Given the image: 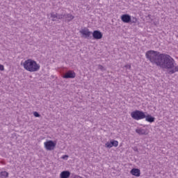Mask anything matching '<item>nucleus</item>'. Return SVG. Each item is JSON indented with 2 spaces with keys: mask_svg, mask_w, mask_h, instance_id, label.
I'll use <instances>...</instances> for the list:
<instances>
[{
  "mask_svg": "<svg viewBox=\"0 0 178 178\" xmlns=\"http://www.w3.org/2000/svg\"><path fill=\"white\" fill-rule=\"evenodd\" d=\"M57 19L61 20V19H65V14H57Z\"/></svg>",
  "mask_w": 178,
  "mask_h": 178,
  "instance_id": "17",
  "label": "nucleus"
},
{
  "mask_svg": "<svg viewBox=\"0 0 178 178\" xmlns=\"http://www.w3.org/2000/svg\"><path fill=\"white\" fill-rule=\"evenodd\" d=\"M61 158L62 159H65V161H67V158H69V155L67 154L63 155Z\"/></svg>",
  "mask_w": 178,
  "mask_h": 178,
  "instance_id": "21",
  "label": "nucleus"
},
{
  "mask_svg": "<svg viewBox=\"0 0 178 178\" xmlns=\"http://www.w3.org/2000/svg\"><path fill=\"white\" fill-rule=\"evenodd\" d=\"M130 173L132 176H135L136 177H140L141 175V171L138 168H132Z\"/></svg>",
  "mask_w": 178,
  "mask_h": 178,
  "instance_id": "10",
  "label": "nucleus"
},
{
  "mask_svg": "<svg viewBox=\"0 0 178 178\" xmlns=\"http://www.w3.org/2000/svg\"><path fill=\"white\" fill-rule=\"evenodd\" d=\"M72 173L69 170L62 171L60 174V178H70Z\"/></svg>",
  "mask_w": 178,
  "mask_h": 178,
  "instance_id": "11",
  "label": "nucleus"
},
{
  "mask_svg": "<svg viewBox=\"0 0 178 178\" xmlns=\"http://www.w3.org/2000/svg\"><path fill=\"white\" fill-rule=\"evenodd\" d=\"M124 67H126L127 69H129L130 70V69H131V65L127 64V65H124Z\"/></svg>",
  "mask_w": 178,
  "mask_h": 178,
  "instance_id": "23",
  "label": "nucleus"
},
{
  "mask_svg": "<svg viewBox=\"0 0 178 178\" xmlns=\"http://www.w3.org/2000/svg\"><path fill=\"white\" fill-rule=\"evenodd\" d=\"M98 69H99V70H102V72H105V70H106V69L101 65H98Z\"/></svg>",
  "mask_w": 178,
  "mask_h": 178,
  "instance_id": "18",
  "label": "nucleus"
},
{
  "mask_svg": "<svg viewBox=\"0 0 178 178\" xmlns=\"http://www.w3.org/2000/svg\"><path fill=\"white\" fill-rule=\"evenodd\" d=\"M76 77V72L73 70H69L63 75V79H74Z\"/></svg>",
  "mask_w": 178,
  "mask_h": 178,
  "instance_id": "8",
  "label": "nucleus"
},
{
  "mask_svg": "<svg viewBox=\"0 0 178 178\" xmlns=\"http://www.w3.org/2000/svg\"><path fill=\"white\" fill-rule=\"evenodd\" d=\"M146 59L151 63L168 70V74H175L178 72V66L175 65V59L169 54H162L158 51L149 50L145 53Z\"/></svg>",
  "mask_w": 178,
  "mask_h": 178,
  "instance_id": "1",
  "label": "nucleus"
},
{
  "mask_svg": "<svg viewBox=\"0 0 178 178\" xmlns=\"http://www.w3.org/2000/svg\"><path fill=\"white\" fill-rule=\"evenodd\" d=\"M102 37H104V35L102 34V32L99 30H95L92 32V40H102Z\"/></svg>",
  "mask_w": 178,
  "mask_h": 178,
  "instance_id": "6",
  "label": "nucleus"
},
{
  "mask_svg": "<svg viewBox=\"0 0 178 178\" xmlns=\"http://www.w3.org/2000/svg\"><path fill=\"white\" fill-rule=\"evenodd\" d=\"M123 23L130 24L131 23V15L129 14H123L120 17Z\"/></svg>",
  "mask_w": 178,
  "mask_h": 178,
  "instance_id": "7",
  "label": "nucleus"
},
{
  "mask_svg": "<svg viewBox=\"0 0 178 178\" xmlns=\"http://www.w3.org/2000/svg\"><path fill=\"white\" fill-rule=\"evenodd\" d=\"M136 151H138V149H136Z\"/></svg>",
  "mask_w": 178,
  "mask_h": 178,
  "instance_id": "24",
  "label": "nucleus"
},
{
  "mask_svg": "<svg viewBox=\"0 0 178 178\" xmlns=\"http://www.w3.org/2000/svg\"><path fill=\"white\" fill-rule=\"evenodd\" d=\"M80 34H81V37L83 38H86V40H92V32L90 31V29L88 28H84L79 31Z\"/></svg>",
  "mask_w": 178,
  "mask_h": 178,
  "instance_id": "4",
  "label": "nucleus"
},
{
  "mask_svg": "<svg viewBox=\"0 0 178 178\" xmlns=\"http://www.w3.org/2000/svg\"><path fill=\"white\" fill-rule=\"evenodd\" d=\"M145 112L143 111L136 110L131 113V116L134 120H141L145 119Z\"/></svg>",
  "mask_w": 178,
  "mask_h": 178,
  "instance_id": "3",
  "label": "nucleus"
},
{
  "mask_svg": "<svg viewBox=\"0 0 178 178\" xmlns=\"http://www.w3.org/2000/svg\"><path fill=\"white\" fill-rule=\"evenodd\" d=\"M56 147V142L54 140H47L44 143V148L47 151H52L53 149H55Z\"/></svg>",
  "mask_w": 178,
  "mask_h": 178,
  "instance_id": "5",
  "label": "nucleus"
},
{
  "mask_svg": "<svg viewBox=\"0 0 178 178\" xmlns=\"http://www.w3.org/2000/svg\"><path fill=\"white\" fill-rule=\"evenodd\" d=\"M136 133H137L138 134H140V136H147V134H148V133H147V131H145V129H136Z\"/></svg>",
  "mask_w": 178,
  "mask_h": 178,
  "instance_id": "14",
  "label": "nucleus"
},
{
  "mask_svg": "<svg viewBox=\"0 0 178 178\" xmlns=\"http://www.w3.org/2000/svg\"><path fill=\"white\" fill-rule=\"evenodd\" d=\"M119 145V142L115 140H111L110 142H107L105 144V147L111 149L112 147H118Z\"/></svg>",
  "mask_w": 178,
  "mask_h": 178,
  "instance_id": "9",
  "label": "nucleus"
},
{
  "mask_svg": "<svg viewBox=\"0 0 178 178\" xmlns=\"http://www.w3.org/2000/svg\"><path fill=\"white\" fill-rule=\"evenodd\" d=\"M64 19H65L66 22H72L74 19V16L72 14H64Z\"/></svg>",
  "mask_w": 178,
  "mask_h": 178,
  "instance_id": "13",
  "label": "nucleus"
},
{
  "mask_svg": "<svg viewBox=\"0 0 178 178\" xmlns=\"http://www.w3.org/2000/svg\"><path fill=\"white\" fill-rule=\"evenodd\" d=\"M33 115L35 118H41V115L37 111L33 112Z\"/></svg>",
  "mask_w": 178,
  "mask_h": 178,
  "instance_id": "19",
  "label": "nucleus"
},
{
  "mask_svg": "<svg viewBox=\"0 0 178 178\" xmlns=\"http://www.w3.org/2000/svg\"><path fill=\"white\" fill-rule=\"evenodd\" d=\"M145 119L146 122H149V123H154V122H155L154 117H153L152 115H151L149 114H147V115L145 114Z\"/></svg>",
  "mask_w": 178,
  "mask_h": 178,
  "instance_id": "12",
  "label": "nucleus"
},
{
  "mask_svg": "<svg viewBox=\"0 0 178 178\" xmlns=\"http://www.w3.org/2000/svg\"><path fill=\"white\" fill-rule=\"evenodd\" d=\"M131 23H137V18L136 17H133Z\"/></svg>",
  "mask_w": 178,
  "mask_h": 178,
  "instance_id": "20",
  "label": "nucleus"
},
{
  "mask_svg": "<svg viewBox=\"0 0 178 178\" xmlns=\"http://www.w3.org/2000/svg\"><path fill=\"white\" fill-rule=\"evenodd\" d=\"M50 16L52 18L53 22H56V19H58V13L55 14V13H51Z\"/></svg>",
  "mask_w": 178,
  "mask_h": 178,
  "instance_id": "16",
  "label": "nucleus"
},
{
  "mask_svg": "<svg viewBox=\"0 0 178 178\" xmlns=\"http://www.w3.org/2000/svg\"><path fill=\"white\" fill-rule=\"evenodd\" d=\"M0 70L1 72H3V70H5V67L2 64H0Z\"/></svg>",
  "mask_w": 178,
  "mask_h": 178,
  "instance_id": "22",
  "label": "nucleus"
},
{
  "mask_svg": "<svg viewBox=\"0 0 178 178\" xmlns=\"http://www.w3.org/2000/svg\"><path fill=\"white\" fill-rule=\"evenodd\" d=\"M24 69L28 72H38L40 66L37 63V61L31 59L26 60L23 63Z\"/></svg>",
  "mask_w": 178,
  "mask_h": 178,
  "instance_id": "2",
  "label": "nucleus"
},
{
  "mask_svg": "<svg viewBox=\"0 0 178 178\" xmlns=\"http://www.w3.org/2000/svg\"><path fill=\"white\" fill-rule=\"evenodd\" d=\"M0 177L1 178H8V177H9V173L6 171L0 172Z\"/></svg>",
  "mask_w": 178,
  "mask_h": 178,
  "instance_id": "15",
  "label": "nucleus"
}]
</instances>
